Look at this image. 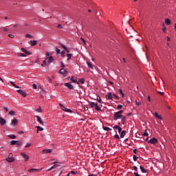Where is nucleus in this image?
Wrapping results in <instances>:
<instances>
[{"label":"nucleus","instance_id":"nucleus-10","mask_svg":"<svg viewBox=\"0 0 176 176\" xmlns=\"http://www.w3.org/2000/svg\"><path fill=\"white\" fill-rule=\"evenodd\" d=\"M59 73H60V74L65 75L66 74H67V70H66L65 68H61V69L59 70Z\"/></svg>","mask_w":176,"mask_h":176},{"label":"nucleus","instance_id":"nucleus-12","mask_svg":"<svg viewBox=\"0 0 176 176\" xmlns=\"http://www.w3.org/2000/svg\"><path fill=\"white\" fill-rule=\"evenodd\" d=\"M65 86L69 89H73L74 87L71 85V82H65Z\"/></svg>","mask_w":176,"mask_h":176},{"label":"nucleus","instance_id":"nucleus-44","mask_svg":"<svg viewBox=\"0 0 176 176\" xmlns=\"http://www.w3.org/2000/svg\"><path fill=\"white\" fill-rule=\"evenodd\" d=\"M138 159V157H136L135 155H133V160L135 162H136Z\"/></svg>","mask_w":176,"mask_h":176},{"label":"nucleus","instance_id":"nucleus-51","mask_svg":"<svg viewBox=\"0 0 176 176\" xmlns=\"http://www.w3.org/2000/svg\"><path fill=\"white\" fill-rule=\"evenodd\" d=\"M122 107H123V106L119 104V105H118L117 109H121Z\"/></svg>","mask_w":176,"mask_h":176},{"label":"nucleus","instance_id":"nucleus-43","mask_svg":"<svg viewBox=\"0 0 176 176\" xmlns=\"http://www.w3.org/2000/svg\"><path fill=\"white\" fill-rule=\"evenodd\" d=\"M61 47L63 48H64L65 50H67V47L65 45H64L63 44H61Z\"/></svg>","mask_w":176,"mask_h":176},{"label":"nucleus","instance_id":"nucleus-11","mask_svg":"<svg viewBox=\"0 0 176 176\" xmlns=\"http://www.w3.org/2000/svg\"><path fill=\"white\" fill-rule=\"evenodd\" d=\"M53 151V150H52V148H48V149H46V150H43L42 151V153L43 154H47V153H50Z\"/></svg>","mask_w":176,"mask_h":176},{"label":"nucleus","instance_id":"nucleus-26","mask_svg":"<svg viewBox=\"0 0 176 176\" xmlns=\"http://www.w3.org/2000/svg\"><path fill=\"white\" fill-rule=\"evenodd\" d=\"M59 105H60V108H61L63 111H67V109L65 107H64L62 104L60 103Z\"/></svg>","mask_w":176,"mask_h":176},{"label":"nucleus","instance_id":"nucleus-6","mask_svg":"<svg viewBox=\"0 0 176 176\" xmlns=\"http://www.w3.org/2000/svg\"><path fill=\"white\" fill-rule=\"evenodd\" d=\"M16 92L22 95L23 97L25 98L27 96V94L25 91L23 90H16Z\"/></svg>","mask_w":176,"mask_h":176},{"label":"nucleus","instance_id":"nucleus-40","mask_svg":"<svg viewBox=\"0 0 176 176\" xmlns=\"http://www.w3.org/2000/svg\"><path fill=\"white\" fill-rule=\"evenodd\" d=\"M119 92H120V94L122 95V97L124 98V94H123V91H122V89H120V90H119Z\"/></svg>","mask_w":176,"mask_h":176},{"label":"nucleus","instance_id":"nucleus-3","mask_svg":"<svg viewBox=\"0 0 176 176\" xmlns=\"http://www.w3.org/2000/svg\"><path fill=\"white\" fill-rule=\"evenodd\" d=\"M148 143H150L151 144H155L158 143V140L156 138H153L150 139V140H148Z\"/></svg>","mask_w":176,"mask_h":176},{"label":"nucleus","instance_id":"nucleus-39","mask_svg":"<svg viewBox=\"0 0 176 176\" xmlns=\"http://www.w3.org/2000/svg\"><path fill=\"white\" fill-rule=\"evenodd\" d=\"M114 138H115L116 140H120V138L119 137V135H118V134H116V135H114Z\"/></svg>","mask_w":176,"mask_h":176},{"label":"nucleus","instance_id":"nucleus-47","mask_svg":"<svg viewBox=\"0 0 176 176\" xmlns=\"http://www.w3.org/2000/svg\"><path fill=\"white\" fill-rule=\"evenodd\" d=\"M36 111H38V112H41L42 111L41 107H39L38 109H36Z\"/></svg>","mask_w":176,"mask_h":176},{"label":"nucleus","instance_id":"nucleus-21","mask_svg":"<svg viewBox=\"0 0 176 176\" xmlns=\"http://www.w3.org/2000/svg\"><path fill=\"white\" fill-rule=\"evenodd\" d=\"M103 130L106 131H112V129L107 127V126H103Z\"/></svg>","mask_w":176,"mask_h":176},{"label":"nucleus","instance_id":"nucleus-20","mask_svg":"<svg viewBox=\"0 0 176 176\" xmlns=\"http://www.w3.org/2000/svg\"><path fill=\"white\" fill-rule=\"evenodd\" d=\"M107 98L109 100H113V94L111 92L108 93Z\"/></svg>","mask_w":176,"mask_h":176},{"label":"nucleus","instance_id":"nucleus-17","mask_svg":"<svg viewBox=\"0 0 176 176\" xmlns=\"http://www.w3.org/2000/svg\"><path fill=\"white\" fill-rule=\"evenodd\" d=\"M87 65H88L89 68L94 69V66L91 62L87 61Z\"/></svg>","mask_w":176,"mask_h":176},{"label":"nucleus","instance_id":"nucleus-30","mask_svg":"<svg viewBox=\"0 0 176 176\" xmlns=\"http://www.w3.org/2000/svg\"><path fill=\"white\" fill-rule=\"evenodd\" d=\"M95 109L97 110V111H101V109L100 107H99L98 106V103L96 104V105L95 106Z\"/></svg>","mask_w":176,"mask_h":176},{"label":"nucleus","instance_id":"nucleus-24","mask_svg":"<svg viewBox=\"0 0 176 176\" xmlns=\"http://www.w3.org/2000/svg\"><path fill=\"white\" fill-rule=\"evenodd\" d=\"M165 23H166V25H169L171 24V21H170V19H165Z\"/></svg>","mask_w":176,"mask_h":176},{"label":"nucleus","instance_id":"nucleus-46","mask_svg":"<svg viewBox=\"0 0 176 176\" xmlns=\"http://www.w3.org/2000/svg\"><path fill=\"white\" fill-rule=\"evenodd\" d=\"M10 84L15 87H16V84H14V82L13 81H10Z\"/></svg>","mask_w":176,"mask_h":176},{"label":"nucleus","instance_id":"nucleus-45","mask_svg":"<svg viewBox=\"0 0 176 176\" xmlns=\"http://www.w3.org/2000/svg\"><path fill=\"white\" fill-rule=\"evenodd\" d=\"M32 87H33V89H37V86L36 85V84H32Z\"/></svg>","mask_w":176,"mask_h":176},{"label":"nucleus","instance_id":"nucleus-55","mask_svg":"<svg viewBox=\"0 0 176 176\" xmlns=\"http://www.w3.org/2000/svg\"><path fill=\"white\" fill-rule=\"evenodd\" d=\"M57 28H60V29H63V26H62V25H60V24H58V25H57Z\"/></svg>","mask_w":176,"mask_h":176},{"label":"nucleus","instance_id":"nucleus-62","mask_svg":"<svg viewBox=\"0 0 176 176\" xmlns=\"http://www.w3.org/2000/svg\"><path fill=\"white\" fill-rule=\"evenodd\" d=\"M88 176H98L97 175H94V174H89Z\"/></svg>","mask_w":176,"mask_h":176},{"label":"nucleus","instance_id":"nucleus-36","mask_svg":"<svg viewBox=\"0 0 176 176\" xmlns=\"http://www.w3.org/2000/svg\"><path fill=\"white\" fill-rule=\"evenodd\" d=\"M121 118H122L121 122H122V124H124V122H125V119H126V118H125L124 116H122Z\"/></svg>","mask_w":176,"mask_h":176},{"label":"nucleus","instance_id":"nucleus-28","mask_svg":"<svg viewBox=\"0 0 176 176\" xmlns=\"http://www.w3.org/2000/svg\"><path fill=\"white\" fill-rule=\"evenodd\" d=\"M125 135H126V131H122V132L120 134V138H123Z\"/></svg>","mask_w":176,"mask_h":176},{"label":"nucleus","instance_id":"nucleus-31","mask_svg":"<svg viewBox=\"0 0 176 176\" xmlns=\"http://www.w3.org/2000/svg\"><path fill=\"white\" fill-rule=\"evenodd\" d=\"M8 137H9L10 138L12 139V140H14V139H16V136L15 135H14V134H12V135H9Z\"/></svg>","mask_w":176,"mask_h":176},{"label":"nucleus","instance_id":"nucleus-25","mask_svg":"<svg viewBox=\"0 0 176 176\" xmlns=\"http://www.w3.org/2000/svg\"><path fill=\"white\" fill-rule=\"evenodd\" d=\"M18 142H19L18 140H12L10 142V144H11V145H16V144H17Z\"/></svg>","mask_w":176,"mask_h":176},{"label":"nucleus","instance_id":"nucleus-61","mask_svg":"<svg viewBox=\"0 0 176 176\" xmlns=\"http://www.w3.org/2000/svg\"><path fill=\"white\" fill-rule=\"evenodd\" d=\"M133 169L135 170V171H137L138 170V168H137V166H133Z\"/></svg>","mask_w":176,"mask_h":176},{"label":"nucleus","instance_id":"nucleus-53","mask_svg":"<svg viewBox=\"0 0 176 176\" xmlns=\"http://www.w3.org/2000/svg\"><path fill=\"white\" fill-rule=\"evenodd\" d=\"M113 96H114L117 100H119V99H120L119 96H118L116 94H113Z\"/></svg>","mask_w":176,"mask_h":176},{"label":"nucleus","instance_id":"nucleus-19","mask_svg":"<svg viewBox=\"0 0 176 176\" xmlns=\"http://www.w3.org/2000/svg\"><path fill=\"white\" fill-rule=\"evenodd\" d=\"M36 128H37V133H38V131H43L44 129L40 126H36Z\"/></svg>","mask_w":176,"mask_h":176},{"label":"nucleus","instance_id":"nucleus-29","mask_svg":"<svg viewBox=\"0 0 176 176\" xmlns=\"http://www.w3.org/2000/svg\"><path fill=\"white\" fill-rule=\"evenodd\" d=\"M38 169L36 168H30V170H28L29 172L30 173H33L34 171H38Z\"/></svg>","mask_w":176,"mask_h":176},{"label":"nucleus","instance_id":"nucleus-63","mask_svg":"<svg viewBox=\"0 0 176 176\" xmlns=\"http://www.w3.org/2000/svg\"><path fill=\"white\" fill-rule=\"evenodd\" d=\"M81 39L84 43H86V41L84 38H81Z\"/></svg>","mask_w":176,"mask_h":176},{"label":"nucleus","instance_id":"nucleus-8","mask_svg":"<svg viewBox=\"0 0 176 176\" xmlns=\"http://www.w3.org/2000/svg\"><path fill=\"white\" fill-rule=\"evenodd\" d=\"M47 65H50V63H52V61L54 60V58H53V56H50L49 58H47Z\"/></svg>","mask_w":176,"mask_h":176},{"label":"nucleus","instance_id":"nucleus-59","mask_svg":"<svg viewBox=\"0 0 176 176\" xmlns=\"http://www.w3.org/2000/svg\"><path fill=\"white\" fill-rule=\"evenodd\" d=\"M134 175H135V176H140V175H139L138 173H136V172H135L134 173Z\"/></svg>","mask_w":176,"mask_h":176},{"label":"nucleus","instance_id":"nucleus-22","mask_svg":"<svg viewBox=\"0 0 176 176\" xmlns=\"http://www.w3.org/2000/svg\"><path fill=\"white\" fill-rule=\"evenodd\" d=\"M140 169H141V171L142 172V173H148V170H146L143 166H140Z\"/></svg>","mask_w":176,"mask_h":176},{"label":"nucleus","instance_id":"nucleus-23","mask_svg":"<svg viewBox=\"0 0 176 176\" xmlns=\"http://www.w3.org/2000/svg\"><path fill=\"white\" fill-rule=\"evenodd\" d=\"M31 42V46H36V45L37 44V41H30Z\"/></svg>","mask_w":176,"mask_h":176},{"label":"nucleus","instance_id":"nucleus-18","mask_svg":"<svg viewBox=\"0 0 176 176\" xmlns=\"http://www.w3.org/2000/svg\"><path fill=\"white\" fill-rule=\"evenodd\" d=\"M70 80L72 81V82L74 83H77L78 85L80 84L79 81H76V80H75L74 76H72V78H70Z\"/></svg>","mask_w":176,"mask_h":176},{"label":"nucleus","instance_id":"nucleus-42","mask_svg":"<svg viewBox=\"0 0 176 176\" xmlns=\"http://www.w3.org/2000/svg\"><path fill=\"white\" fill-rule=\"evenodd\" d=\"M25 37L26 38H32L33 36L32 35L29 34H26Z\"/></svg>","mask_w":176,"mask_h":176},{"label":"nucleus","instance_id":"nucleus-54","mask_svg":"<svg viewBox=\"0 0 176 176\" xmlns=\"http://www.w3.org/2000/svg\"><path fill=\"white\" fill-rule=\"evenodd\" d=\"M56 166H57V164L54 165L53 166L51 167V169L53 170V169L56 168Z\"/></svg>","mask_w":176,"mask_h":176},{"label":"nucleus","instance_id":"nucleus-64","mask_svg":"<svg viewBox=\"0 0 176 176\" xmlns=\"http://www.w3.org/2000/svg\"><path fill=\"white\" fill-rule=\"evenodd\" d=\"M54 164H57L56 167L60 166V164H56V162H54Z\"/></svg>","mask_w":176,"mask_h":176},{"label":"nucleus","instance_id":"nucleus-52","mask_svg":"<svg viewBox=\"0 0 176 176\" xmlns=\"http://www.w3.org/2000/svg\"><path fill=\"white\" fill-rule=\"evenodd\" d=\"M60 54H61V56L65 57V55H64L65 54V51H62Z\"/></svg>","mask_w":176,"mask_h":176},{"label":"nucleus","instance_id":"nucleus-34","mask_svg":"<svg viewBox=\"0 0 176 176\" xmlns=\"http://www.w3.org/2000/svg\"><path fill=\"white\" fill-rule=\"evenodd\" d=\"M79 82L82 85L85 84V78H80Z\"/></svg>","mask_w":176,"mask_h":176},{"label":"nucleus","instance_id":"nucleus-50","mask_svg":"<svg viewBox=\"0 0 176 176\" xmlns=\"http://www.w3.org/2000/svg\"><path fill=\"white\" fill-rule=\"evenodd\" d=\"M133 153H134L135 154H137V153H138V150H137V148H134Z\"/></svg>","mask_w":176,"mask_h":176},{"label":"nucleus","instance_id":"nucleus-60","mask_svg":"<svg viewBox=\"0 0 176 176\" xmlns=\"http://www.w3.org/2000/svg\"><path fill=\"white\" fill-rule=\"evenodd\" d=\"M8 36H9V37H10V38H14V36L12 35V34H9Z\"/></svg>","mask_w":176,"mask_h":176},{"label":"nucleus","instance_id":"nucleus-41","mask_svg":"<svg viewBox=\"0 0 176 176\" xmlns=\"http://www.w3.org/2000/svg\"><path fill=\"white\" fill-rule=\"evenodd\" d=\"M56 52L57 53V54H60V50L56 48Z\"/></svg>","mask_w":176,"mask_h":176},{"label":"nucleus","instance_id":"nucleus-38","mask_svg":"<svg viewBox=\"0 0 176 176\" xmlns=\"http://www.w3.org/2000/svg\"><path fill=\"white\" fill-rule=\"evenodd\" d=\"M31 145H32V143H27V144H25V148H29V147L31 146Z\"/></svg>","mask_w":176,"mask_h":176},{"label":"nucleus","instance_id":"nucleus-15","mask_svg":"<svg viewBox=\"0 0 176 176\" xmlns=\"http://www.w3.org/2000/svg\"><path fill=\"white\" fill-rule=\"evenodd\" d=\"M47 60L48 58H46L45 60H43V63L41 64L42 67H45L47 65H49Z\"/></svg>","mask_w":176,"mask_h":176},{"label":"nucleus","instance_id":"nucleus-16","mask_svg":"<svg viewBox=\"0 0 176 176\" xmlns=\"http://www.w3.org/2000/svg\"><path fill=\"white\" fill-rule=\"evenodd\" d=\"M98 102L95 103V102H89V105L91 108H94L96 107V104Z\"/></svg>","mask_w":176,"mask_h":176},{"label":"nucleus","instance_id":"nucleus-33","mask_svg":"<svg viewBox=\"0 0 176 176\" xmlns=\"http://www.w3.org/2000/svg\"><path fill=\"white\" fill-rule=\"evenodd\" d=\"M73 56L72 54H67V60H69L72 58V56Z\"/></svg>","mask_w":176,"mask_h":176},{"label":"nucleus","instance_id":"nucleus-7","mask_svg":"<svg viewBox=\"0 0 176 176\" xmlns=\"http://www.w3.org/2000/svg\"><path fill=\"white\" fill-rule=\"evenodd\" d=\"M113 129L118 130L119 133H121L122 132V127H120V126H118V125H115V126H113Z\"/></svg>","mask_w":176,"mask_h":176},{"label":"nucleus","instance_id":"nucleus-35","mask_svg":"<svg viewBox=\"0 0 176 176\" xmlns=\"http://www.w3.org/2000/svg\"><path fill=\"white\" fill-rule=\"evenodd\" d=\"M23 145V142H16V146H18V147H19V146H22Z\"/></svg>","mask_w":176,"mask_h":176},{"label":"nucleus","instance_id":"nucleus-14","mask_svg":"<svg viewBox=\"0 0 176 176\" xmlns=\"http://www.w3.org/2000/svg\"><path fill=\"white\" fill-rule=\"evenodd\" d=\"M22 52L25 54L26 55H31V53L28 52L25 48H21Z\"/></svg>","mask_w":176,"mask_h":176},{"label":"nucleus","instance_id":"nucleus-58","mask_svg":"<svg viewBox=\"0 0 176 176\" xmlns=\"http://www.w3.org/2000/svg\"><path fill=\"white\" fill-rule=\"evenodd\" d=\"M60 64H61V67H62V68H65V65L63 64V63L61 62Z\"/></svg>","mask_w":176,"mask_h":176},{"label":"nucleus","instance_id":"nucleus-57","mask_svg":"<svg viewBox=\"0 0 176 176\" xmlns=\"http://www.w3.org/2000/svg\"><path fill=\"white\" fill-rule=\"evenodd\" d=\"M117 113H118L120 115H122V113H123V110H120V111H118Z\"/></svg>","mask_w":176,"mask_h":176},{"label":"nucleus","instance_id":"nucleus-27","mask_svg":"<svg viewBox=\"0 0 176 176\" xmlns=\"http://www.w3.org/2000/svg\"><path fill=\"white\" fill-rule=\"evenodd\" d=\"M154 116H155V118H157V119L162 120V118L160 116H159L157 113H155Z\"/></svg>","mask_w":176,"mask_h":176},{"label":"nucleus","instance_id":"nucleus-32","mask_svg":"<svg viewBox=\"0 0 176 176\" xmlns=\"http://www.w3.org/2000/svg\"><path fill=\"white\" fill-rule=\"evenodd\" d=\"M18 57H26V55L23 53H18Z\"/></svg>","mask_w":176,"mask_h":176},{"label":"nucleus","instance_id":"nucleus-56","mask_svg":"<svg viewBox=\"0 0 176 176\" xmlns=\"http://www.w3.org/2000/svg\"><path fill=\"white\" fill-rule=\"evenodd\" d=\"M158 94H160L161 96H163L164 94V93L163 92H160V91H157V92Z\"/></svg>","mask_w":176,"mask_h":176},{"label":"nucleus","instance_id":"nucleus-48","mask_svg":"<svg viewBox=\"0 0 176 176\" xmlns=\"http://www.w3.org/2000/svg\"><path fill=\"white\" fill-rule=\"evenodd\" d=\"M143 136H146V137H148V133L147 132H144V133H143Z\"/></svg>","mask_w":176,"mask_h":176},{"label":"nucleus","instance_id":"nucleus-4","mask_svg":"<svg viewBox=\"0 0 176 176\" xmlns=\"http://www.w3.org/2000/svg\"><path fill=\"white\" fill-rule=\"evenodd\" d=\"M36 118L37 122L39 123V124L41 126H44V122H43L41 117L39 116H36Z\"/></svg>","mask_w":176,"mask_h":176},{"label":"nucleus","instance_id":"nucleus-9","mask_svg":"<svg viewBox=\"0 0 176 176\" xmlns=\"http://www.w3.org/2000/svg\"><path fill=\"white\" fill-rule=\"evenodd\" d=\"M18 124V120L16 118H14L11 122V125H12L13 126H15L16 125Z\"/></svg>","mask_w":176,"mask_h":176},{"label":"nucleus","instance_id":"nucleus-5","mask_svg":"<svg viewBox=\"0 0 176 176\" xmlns=\"http://www.w3.org/2000/svg\"><path fill=\"white\" fill-rule=\"evenodd\" d=\"M21 156H22V158H23L25 162L28 161L30 159V157L24 153H21Z\"/></svg>","mask_w":176,"mask_h":176},{"label":"nucleus","instance_id":"nucleus-2","mask_svg":"<svg viewBox=\"0 0 176 176\" xmlns=\"http://www.w3.org/2000/svg\"><path fill=\"white\" fill-rule=\"evenodd\" d=\"M121 118H123V116L122 114H120L118 112L114 113V120H120L121 119Z\"/></svg>","mask_w":176,"mask_h":176},{"label":"nucleus","instance_id":"nucleus-13","mask_svg":"<svg viewBox=\"0 0 176 176\" xmlns=\"http://www.w3.org/2000/svg\"><path fill=\"white\" fill-rule=\"evenodd\" d=\"M6 124V121L5 119H3V118L0 117V124L1 126H3Z\"/></svg>","mask_w":176,"mask_h":176},{"label":"nucleus","instance_id":"nucleus-1","mask_svg":"<svg viewBox=\"0 0 176 176\" xmlns=\"http://www.w3.org/2000/svg\"><path fill=\"white\" fill-rule=\"evenodd\" d=\"M15 160V159L13 157V154L10 153L8 155V157L6 158V161L8 162L9 163H12Z\"/></svg>","mask_w":176,"mask_h":176},{"label":"nucleus","instance_id":"nucleus-37","mask_svg":"<svg viewBox=\"0 0 176 176\" xmlns=\"http://www.w3.org/2000/svg\"><path fill=\"white\" fill-rule=\"evenodd\" d=\"M10 115L11 116H14V115H15V112L14 111H10Z\"/></svg>","mask_w":176,"mask_h":176},{"label":"nucleus","instance_id":"nucleus-49","mask_svg":"<svg viewBox=\"0 0 176 176\" xmlns=\"http://www.w3.org/2000/svg\"><path fill=\"white\" fill-rule=\"evenodd\" d=\"M65 111L66 112H69L70 113H72V111L71 109H67Z\"/></svg>","mask_w":176,"mask_h":176}]
</instances>
